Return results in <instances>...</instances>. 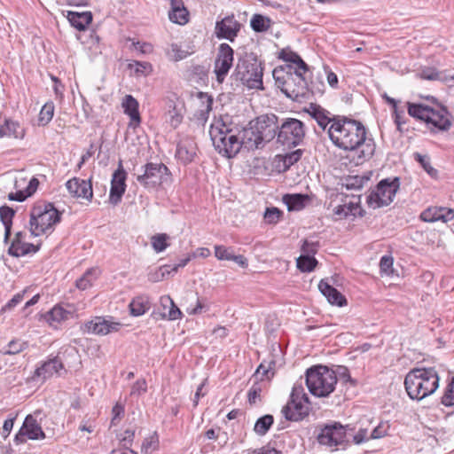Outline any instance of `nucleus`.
<instances>
[{"label": "nucleus", "instance_id": "nucleus-43", "mask_svg": "<svg viewBox=\"0 0 454 454\" xmlns=\"http://www.w3.org/2000/svg\"><path fill=\"white\" fill-rule=\"evenodd\" d=\"M442 207H428L421 213L420 218L427 223L442 221Z\"/></svg>", "mask_w": 454, "mask_h": 454}, {"label": "nucleus", "instance_id": "nucleus-29", "mask_svg": "<svg viewBox=\"0 0 454 454\" xmlns=\"http://www.w3.org/2000/svg\"><path fill=\"white\" fill-rule=\"evenodd\" d=\"M309 113L310 114L311 117L317 122L318 126L324 130L326 129L329 123L333 124V120L336 117L333 116L331 118L329 116L330 113L328 111L317 105H311Z\"/></svg>", "mask_w": 454, "mask_h": 454}, {"label": "nucleus", "instance_id": "nucleus-14", "mask_svg": "<svg viewBox=\"0 0 454 454\" xmlns=\"http://www.w3.org/2000/svg\"><path fill=\"white\" fill-rule=\"evenodd\" d=\"M234 51L228 43H221L218 47L217 55L215 60V74L216 80L223 82L225 76L232 67Z\"/></svg>", "mask_w": 454, "mask_h": 454}, {"label": "nucleus", "instance_id": "nucleus-55", "mask_svg": "<svg viewBox=\"0 0 454 454\" xmlns=\"http://www.w3.org/2000/svg\"><path fill=\"white\" fill-rule=\"evenodd\" d=\"M302 155V150L298 149L294 152H291L285 155L284 157V165L285 168L287 169L296 162H298Z\"/></svg>", "mask_w": 454, "mask_h": 454}, {"label": "nucleus", "instance_id": "nucleus-13", "mask_svg": "<svg viewBox=\"0 0 454 454\" xmlns=\"http://www.w3.org/2000/svg\"><path fill=\"white\" fill-rule=\"evenodd\" d=\"M252 121L255 127V130L258 131L263 145L270 142L276 137H278L279 125L278 124V117L275 114L261 115Z\"/></svg>", "mask_w": 454, "mask_h": 454}, {"label": "nucleus", "instance_id": "nucleus-37", "mask_svg": "<svg viewBox=\"0 0 454 454\" xmlns=\"http://www.w3.org/2000/svg\"><path fill=\"white\" fill-rule=\"evenodd\" d=\"M250 25L254 32H265L270 27V20L262 14H254L250 20Z\"/></svg>", "mask_w": 454, "mask_h": 454}, {"label": "nucleus", "instance_id": "nucleus-26", "mask_svg": "<svg viewBox=\"0 0 454 454\" xmlns=\"http://www.w3.org/2000/svg\"><path fill=\"white\" fill-rule=\"evenodd\" d=\"M67 17L70 24L80 31L85 30L87 26L92 21L90 12H76L69 11Z\"/></svg>", "mask_w": 454, "mask_h": 454}, {"label": "nucleus", "instance_id": "nucleus-19", "mask_svg": "<svg viewBox=\"0 0 454 454\" xmlns=\"http://www.w3.org/2000/svg\"><path fill=\"white\" fill-rule=\"evenodd\" d=\"M120 326V323L113 322L102 317H96L84 325L86 332L98 335H106L112 332H117Z\"/></svg>", "mask_w": 454, "mask_h": 454}, {"label": "nucleus", "instance_id": "nucleus-41", "mask_svg": "<svg viewBox=\"0 0 454 454\" xmlns=\"http://www.w3.org/2000/svg\"><path fill=\"white\" fill-rule=\"evenodd\" d=\"M168 115L169 119L168 122L171 125V127H173L174 129L177 128L183 121V107H177V106L175 104L169 105Z\"/></svg>", "mask_w": 454, "mask_h": 454}, {"label": "nucleus", "instance_id": "nucleus-16", "mask_svg": "<svg viewBox=\"0 0 454 454\" xmlns=\"http://www.w3.org/2000/svg\"><path fill=\"white\" fill-rule=\"evenodd\" d=\"M241 27V24L235 20L234 15L226 16L215 24V34L219 39L235 40Z\"/></svg>", "mask_w": 454, "mask_h": 454}, {"label": "nucleus", "instance_id": "nucleus-58", "mask_svg": "<svg viewBox=\"0 0 454 454\" xmlns=\"http://www.w3.org/2000/svg\"><path fill=\"white\" fill-rule=\"evenodd\" d=\"M388 428L389 426L387 423L381 422L372 430L370 433V437L372 439L382 438L387 434Z\"/></svg>", "mask_w": 454, "mask_h": 454}, {"label": "nucleus", "instance_id": "nucleus-17", "mask_svg": "<svg viewBox=\"0 0 454 454\" xmlns=\"http://www.w3.org/2000/svg\"><path fill=\"white\" fill-rule=\"evenodd\" d=\"M281 412L287 420L300 421L309 415V403L301 400L289 399L283 406Z\"/></svg>", "mask_w": 454, "mask_h": 454}, {"label": "nucleus", "instance_id": "nucleus-1", "mask_svg": "<svg viewBox=\"0 0 454 454\" xmlns=\"http://www.w3.org/2000/svg\"><path fill=\"white\" fill-rule=\"evenodd\" d=\"M328 135L337 147L356 151L360 162L370 159L374 153L375 145L372 139L366 138V129L360 121L337 115L328 129Z\"/></svg>", "mask_w": 454, "mask_h": 454}, {"label": "nucleus", "instance_id": "nucleus-63", "mask_svg": "<svg viewBox=\"0 0 454 454\" xmlns=\"http://www.w3.org/2000/svg\"><path fill=\"white\" fill-rule=\"evenodd\" d=\"M370 434L368 432V429L366 428H360L358 432L353 435V442L356 444H361L364 442H367L371 440Z\"/></svg>", "mask_w": 454, "mask_h": 454}, {"label": "nucleus", "instance_id": "nucleus-44", "mask_svg": "<svg viewBox=\"0 0 454 454\" xmlns=\"http://www.w3.org/2000/svg\"><path fill=\"white\" fill-rule=\"evenodd\" d=\"M53 114H54L53 102L51 101V102L45 103L43 105V106L42 107L40 114H39V118H38L39 124L42 126H45L46 124H48L51 121Z\"/></svg>", "mask_w": 454, "mask_h": 454}, {"label": "nucleus", "instance_id": "nucleus-9", "mask_svg": "<svg viewBox=\"0 0 454 454\" xmlns=\"http://www.w3.org/2000/svg\"><path fill=\"white\" fill-rule=\"evenodd\" d=\"M234 75L250 89H262V67L256 59H239Z\"/></svg>", "mask_w": 454, "mask_h": 454}, {"label": "nucleus", "instance_id": "nucleus-33", "mask_svg": "<svg viewBox=\"0 0 454 454\" xmlns=\"http://www.w3.org/2000/svg\"><path fill=\"white\" fill-rule=\"evenodd\" d=\"M130 314L134 317L144 315L150 309V301L147 296L135 297L129 303Z\"/></svg>", "mask_w": 454, "mask_h": 454}, {"label": "nucleus", "instance_id": "nucleus-57", "mask_svg": "<svg viewBox=\"0 0 454 454\" xmlns=\"http://www.w3.org/2000/svg\"><path fill=\"white\" fill-rule=\"evenodd\" d=\"M215 254L218 260L231 261L234 254L232 249L231 248H227L223 246H215Z\"/></svg>", "mask_w": 454, "mask_h": 454}, {"label": "nucleus", "instance_id": "nucleus-42", "mask_svg": "<svg viewBox=\"0 0 454 454\" xmlns=\"http://www.w3.org/2000/svg\"><path fill=\"white\" fill-rule=\"evenodd\" d=\"M27 347L28 344L27 341L16 339L11 340L8 345L2 350V353L4 355H16L27 349Z\"/></svg>", "mask_w": 454, "mask_h": 454}, {"label": "nucleus", "instance_id": "nucleus-6", "mask_svg": "<svg viewBox=\"0 0 454 454\" xmlns=\"http://www.w3.org/2000/svg\"><path fill=\"white\" fill-rule=\"evenodd\" d=\"M60 219L61 213L52 203L36 204L30 212V232L35 237L45 234L48 231H52Z\"/></svg>", "mask_w": 454, "mask_h": 454}, {"label": "nucleus", "instance_id": "nucleus-62", "mask_svg": "<svg viewBox=\"0 0 454 454\" xmlns=\"http://www.w3.org/2000/svg\"><path fill=\"white\" fill-rule=\"evenodd\" d=\"M419 77L425 80L435 81L440 79V73L434 68L427 67L420 71Z\"/></svg>", "mask_w": 454, "mask_h": 454}, {"label": "nucleus", "instance_id": "nucleus-12", "mask_svg": "<svg viewBox=\"0 0 454 454\" xmlns=\"http://www.w3.org/2000/svg\"><path fill=\"white\" fill-rule=\"evenodd\" d=\"M348 430H349L348 426H343L340 422L334 421L324 425L317 439L322 445L336 447L347 442Z\"/></svg>", "mask_w": 454, "mask_h": 454}, {"label": "nucleus", "instance_id": "nucleus-48", "mask_svg": "<svg viewBox=\"0 0 454 454\" xmlns=\"http://www.w3.org/2000/svg\"><path fill=\"white\" fill-rule=\"evenodd\" d=\"M94 270H88L79 279L75 281V286L80 290H86L91 286L94 278L92 277Z\"/></svg>", "mask_w": 454, "mask_h": 454}, {"label": "nucleus", "instance_id": "nucleus-39", "mask_svg": "<svg viewBox=\"0 0 454 454\" xmlns=\"http://www.w3.org/2000/svg\"><path fill=\"white\" fill-rule=\"evenodd\" d=\"M297 268L302 272H310L314 270L317 264L315 256L301 254L296 260Z\"/></svg>", "mask_w": 454, "mask_h": 454}, {"label": "nucleus", "instance_id": "nucleus-5", "mask_svg": "<svg viewBox=\"0 0 454 454\" xmlns=\"http://www.w3.org/2000/svg\"><path fill=\"white\" fill-rule=\"evenodd\" d=\"M408 114L424 121L432 131H447L452 125L448 110L440 105L432 107L421 103H408Z\"/></svg>", "mask_w": 454, "mask_h": 454}, {"label": "nucleus", "instance_id": "nucleus-32", "mask_svg": "<svg viewBox=\"0 0 454 454\" xmlns=\"http://www.w3.org/2000/svg\"><path fill=\"white\" fill-rule=\"evenodd\" d=\"M279 59L296 65V68H294V70H302L306 72L309 69L308 65L300 55L289 49H283L279 53Z\"/></svg>", "mask_w": 454, "mask_h": 454}, {"label": "nucleus", "instance_id": "nucleus-45", "mask_svg": "<svg viewBox=\"0 0 454 454\" xmlns=\"http://www.w3.org/2000/svg\"><path fill=\"white\" fill-rule=\"evenodd\" d=\"M168 236L165 233L156 234L152 237L151 243L155 252L160 253L165 250L168 244L167 242Z\"/></svg>", "mask_w": 454, "mask_h": 454}, {"label": "nucleus", "instance_id": "nucleus-52", "mask_svg": "<svg viewBox=\"0 0 454 454\" xmlns=\"http://www.w3.org/2000/svg\"><path fill=\"white\" fill-rule=\"evenodd\" d=\"M171 273L169 265L161 266L157 271L149 273L148 279L151 282H159L164 279L167 275Z\"/></svg>", "mask_w": 454, "mask_h": 454}, {"label": "nucleus", "instance_id": "nucleus-46", "mask_svg": "<svg viewBox=\"0 0 454 454\" xmlns=\"http://www.w3.org/2000/svg\"><path fill=\"white\" fill-rule=\"evenodd\" d=\"M414 159L419 161L424 170L431 176H436L437 170L434 168L430 164V159L427 155H422L419 153H415L413 154Z\"/></svg>", "mask_w": 454, "mask_h": 454}, {"label": "nucleus", "instance_id": "nucleus-11", "mask_svg": "<svg viewBox=\"0 0 454 454\" xmlns=\"http://www.w3.org/2000/svg\"><path fill=\"white\" fill-rule=\"evenodd\" d=\"M304 137V124L298 119L286 118L279 125L278 142L283 145L295 147L303 141Z\"/></svg>", "mask_w": 454, "mask_h": 454}, {"label": "nucleus", "instance_id": "nucleus-20", "mask_svg": "<svg viewBox=\"0 0 454 454\" xmlns=\"http://www.w3.org/2000/svg\"><path fill=\"white\" fill-rule=\"evenodd\" d=\"M66 186L73 197L91 200L93 191L90 181L74 177L67 182Z\"/></svg>", "mask_w": 454, "mask_h": 454}, {"label": "nucleus", "instance_id": "nucleus-40", "mask_svg": "<svg viewBox=\"0 0 454 454\" xmlns=\"http://www.w3.org/2000/svg\"><path fill=\"white\" fill-rule=\"evenodd\" d=\"M159 436L156 432L145 437L141 445V452L145 454H152L159 448Z\"/></svg>", "mask_w": 454, "mask_h": 454}, {"label": "nucleus", "instance_id": "nucleus-28", "mask_svg": "<svg viewBox=\"0 0 454 454\" xmlns=\"http://www.w3.org/2000/svg\"><path fill=\"white\" fill-rule=\"evenodd\" d=\"M160 305L163 308L161 315L164 318H168V320H176L181 317V310L174 303L173 300L169 296L165 295L160 297Z\"/></svg>", "mask_w": 454, "mask_h": 454}, {"label": "nucleus", "instance_id": "nucleus-2", "mask_svg": "<svg viewBox=\"0 0 454 454\" xmlns=\"http://www.w3.org/2000/svg\"><path fill=\"white\" fill-rule=\"evenodd\" d=\"M302 70H294L293 66H280L272 71L278 88L289 98L301 102L309 97V86Z\"/></svg>", "mask_w": 454, "mask_h": 454}, {"label": "nucleus", "instance_id": "nucleus-35", "mask_svg": "<svg viewBox=\"0 0 454 454\" xmlns=\"http://www.w3.org/2000/svg\"><path fill=\"white\" fill-rule=\"evenodd\" d=\"M8 136L20 137L23 136V129L20 128V124L12 120L6 119L4 123L0 126V137Z\"/></svg>", "mask_w": 454, "mask_h": 454}, {"label": "nucleus", "instance_id": "nucleus-64", "mask_svg": "<svg viewBox=\"0 0 454 454\" xmlns=\"http://www.w3.org/2000/svg\"><path fill=\"white\" fill-rule=\"evenodd\" d=\"M147 390L146 381L145 380H137L131 387V395H140Z\"/></svg>", "mask_w": 454, "mask_h": 454}, {"label": "nucleus", "instance_id": "nucleus-27", "mask_svg": "<svg viewBox=\"0 0 454 454\" xmlns=\"http://www.w3.org/2000/svg\"><path fill=\"white\" fill-rule=\"evenodd\" d=\"M197 96L201 100L202 106L195 113L194 116L200 122L204 124L208 119L209 113L212 111L213 98L207 93L201 91L198 92Z\"/></svg>", "mask_w": 454, "mask_h": 454}, {"label": "nucleus", "instance_id": "nucleus-31", "mask_svg": "<svg viewBox=\"0 0 454 454\" xmlns=\"http://www.w3.org/2000/svg\"><path fill=\"white\" fill-rule=\"evenodd\" d=\"M40 248V245H34L32 243H27L24 240L20 241L19 245H11L8 249L10 255L20 257L28 254H35Z\"/></svg>", "mask_w": 454, "mask_h": 454}, {"label": "nucleus", "instance_id": "nucleus-54", "mask_svg": "<svg viewBox=\"0 0 454 454\" xmlns=\"http://www.w3.org/2000/svg\"><path fill=\"white\" fill-rule=\"evenodd\" d=\"M393 262H394V260H393L392 256H390V255L382 256L380 261V268L381 273H383L387 276L392 275L394 272Z\"/></svg>", "mask_w": 454, "mask_h": 454}, {"label": "nucleus", "instance_id": "nucleus-3", "mask_svg": "<svg viewBox=\"0 0 454 454\" xmlns=\"http://www.w3.org/2000/svg\"><path fill=\"white\" fill-rule=\"evenodd\" d=\"M439 380L434 367L414 368L406 374L404 387L410 398L420 401L436 391Z\"/></svg>", "mask_w": 454, "mask_h": 454}, {"label": "nucleus", "instance_id": "nucleus-38", "mask_svg": "<svg viewBox=\"0 0 454 454\" xmlns=\"http://www.w3.org/2000/svg\"><path fill=\"white\" fill-rule=\"evenodd\" d=\"M274 422V418L272 415L266 414L261 418H259L255 424L254 430L259 435H264L269 431L270 427Z\"/></svg>", "mask_w": 454, "mask_h": 454}, {"label": "nucleus", "instance_id": "nucleus-24", "mask_svg": "<svg viewBox=\"0 0 454 454\" xmlns=\"http://www.w3.org/2000/svg\"><path fill=\"white\" fill-rule=\"evenodd\" d=\"M62 369H64L63 363L59 356H56L38 367L35 370V375L43 379H47L54 373H59Z\"/></svg>", "mask_w": 454, "mask_h": 454}, {"label": "nucleus", "instance_id": "nucleus-8", "mask_svg": "<svg viewBox=\"0 0 454 454\" xmlns=\"http://www.w3.org/2000/svg\"><path fill=\"white\" fill-rule=\"evenodd\" d=\"M142 174L136 176L137 182L146 190L164 189L172 183V175L162 162H148L142 166Z\"/></svg>", "mask_w": 454, "mask_h": 454}, {"label": "nucleus", "instance_id": "nucleus-23", "mask_svg": "<svg viewBox=\"0 0 454 454\" xmlns=\"http://www.w3.org/2000/svg\"><path fill=\"white\" fill-rule=\"evenodd\" d=\"M22 427L27 437L30 440H42L45 438V434L40 423L37 422L33 415L29 414L25 418Z\"/></svg>", "mask_w": 454, "mask_h": 454}, {"label": "nucleus", "instance_id": "nucleus-34", "mask_svg": "<svg viewBox=\"0 0 454 454\" xmlns=\"http://www.w3.org/2000/svg\"><path fill=\"white\" fill-rule=\"evenodd\" d=\"M15 210L9 206L0 207V219L4 226V241H7L12 234V218Z\"/></svg>", "mask_w": 454, "mask_h": 454}, {"label": "nucleus", "instance_id": "nucleus-56", "mask_svg": "<svg viewBox=\"0 0 454 454\" xmlns=\"http://www.w3.org/2000/svg\"><path fill=\"white\" fill-rule=\"evenodd\" d=\"M188 15L189 12L186 8H184V12H169L168 17L169 20L180 25H184L188 22Z\"/></svg>", "mask_w": 454, "mask_h": 454}, {"label": "nucleus", "instance_id": "nucleus-7", "mask_svg": "<svg viewBox=\"0 0 454 454\" xmlns=\"http://www.w3.org/2000/svg\"><path fill=\"white\" fill-rule=\"evenodd\" d=\"M306 385L313 395L325 397L335 389V375L327 366L316 365L306 371Z\"/></svg>", "mask_w": 454, "mask_h": 454}, {"label": "nucleus", "instance_id": "nucleus-50", "mask_svg": "<svg viewBox=\"0 0 454 454\" xmlns=\"http://www.w3.org/2000/svg\"><path fill=\"white\" fill-rule=\"evenodd\" d=\"M319 248L318 241L304 239L301 247V254L314 256Z\"/></svg>", "mask_w": 454, "mask_h": 454}, {"label": "nucleus", "instance_id": "nucleus-49", "mask_svg": "<svg viewBox=\"0 0 454 454\" xmlns=\"http://www.w3.org/2000/svg\"><path fill=\"white\" fill-rule=\"evenodd\" d=\"M70 312L65 310L62 307L55 306L49 312V320L60 322L69 318Z\"/></svg>", "mask_w": 454, "mask_h": 454}, {"label": "nucleus", "instance_id": "nucleus-18", "mask_svg": "<svg viewBox=\"0 0 454 454\" xmlns=\"http://www.w3.org/2000/svg\"><path fill=\"white\" fill-rule=\"evenodd\" d=\"M239 138L240 149L243 147L248 151H254L264 147L253 121L249 122L248 127L239 129Z\"/></svg>", "mask_w": 454, "mask_h": 454}, {"label": "nucleus", "instance_id": "nucleus-60", "mask_svg": "<svg viewBox=\"0 0 454 454\" xmlns=\"http://www.w3.org/2000/svg\"><path fill=\"white\" fill-rule=\"evenodd\" d=\"M281 215H282V211H280L277 207L267 208L264 213V218L270 223H277L279 220Z\"/></svg>", "mask_w": 454, "mask_h": 454}, {"label": "nucleus", "instance_id": "nucleus-15", "mask_svg": "<svg viewBox=\"0 0 454 454\" xmlns=\"http://www.w3.org/2000/svg\"><path fill=\"white\" fill-rule=\"evenodd\" d=\"M126 179L127 173L123 168L122 160H120L118 162V168L114 172L111 180V188L109 201L113 205H117L121 202L122 195L126 191Z\"/></svg>", "mask_w": 454, "mask_h": 454}, {"label": "nucleus", "instance_id": "nucleus-53", "mask_svg": "<svg viewBox=\"0 0 454 454\" xmlns=\"http://www.w3.org/2000/svg\"><path fill=\"white\" fill-rule=\"evenodd\" d=\"M290 399H296V400H301L305 401V403H309V397L307 394L304 392V388L301 383H296L293 387Z\"/></svg>", "mask_w": 454, "mask_h": 454}, {"label": "nucleus", "instance_id": "nucleus-4", "mask_svg": "<svg viewBox=\"0 0 454 454\" xmlns=\"http://www.w3.org/2000/svg\"><path fill=\"white\" fill-rule=\"evenodd\" d=\"M209 134L215 150L227 158H233L240 151L239 128L223 117L211 124Z\"/></svg>", "mask_w": 454, "mask_h": 454}, {"label": "nucleus", "instance_id": "nucleus-61", "mask_svg": "<svg viewBox=\"0 0 454 454\" xmlns=\"http://www.w3.org/2000/svg\"><path fill=\"white\" fill-rule=\"evenodd\" d=\"M262 387L258 383L254 384L247 393L248 402L250 404H254L261 397Z\"/></svg>", "mask_w": 454, "mask_h": 454}, {"label": "nucleus", "instance_id": "nucleus-59", "mask_svg": "<svg viewBox=\"0 0 454 454\" xmlns=\"http://www.w3.org/2000/svg\"><path fill=\"white\" fill-rule=\"evenodd\" d=\"M335 375V379L339 377L340 380H343L345 382H351L354 384L353 380L350 377L349 371L346 366L343 365H336L335 370H332Z\"/></svg>", "mask_w": 454, "mask_h": 454}, {"label": "nucleus", "instance_id": "nucleus-36", "mask_svg": "<svg viewBox=\"0 0 454 454\" xmlns=\"http://www.w3.org/2000/svg\"><path fill=\"white\" fill-rule=\"evenodd\" d=\"M176 156L184 163H189L193 160L195 150L192 145L179 144L176 147Z\"/></svg>", "mask_w": 454, "mask_h": 454}, {"label": "nucleus", "instance_id": "nucleus-51", "mask_svg": "<svg viewBox=\"0 0 454 454\" xmlns=\"http://www.w3.org/2000/svg\"><path fill=\"white\" fill-rule=\"evenodd\" d=\"M442 403L445 406L454 405V377L446 387L443 395L442 396Z\"/></svg>", "mask_w": 454, "mask_h": 454}, {"label": "nucleus", "instance_id": "nucleus-21", "mask_svg": "<svg viewBox=\"0 0 454 454\" xmlns=\"http://www.w3.org/2000/svg\"><path fill=\"white\" fill-rule=\"evenodd\" d=\"M318 289L332 305L342 307L347 304L345 296L330 285L327 280L322 279L318 284Z\"/></svg>", "mask_w": 454, "mask_h": 454}, {"label": "nucleus", "instance_id": "nucleus-47", "mask_svg": "<svg viewBox=\"0 0 454 454\" xmlns=\"http://www.w3.org/2000/svg\"><path fill=\"white\" fill-rule=\"evenodd\" d=\"M367 179L358 176H348L345 179L344 185L348 190H359L364 186Z\"/></svg>", "mask_w": 454, "mask_h": 454}, {"label": "nucleus", "instance_id": "nucleus-22", "mask_svg": "<svg viewBox=\"0 0 454 454\" xmlns=\"http://www.w3.org/2000/svg\"><path fill=\"white\" fill-rule=\"evenodd\" d=\"M121 106L124 109V113L129 116L130 122L129 127L136 128L141 122V117L138 111V102L131 95H126L122 100Z\"/></svg>", "mask_w": 454, "mask_h": 454}, {"label": "nucleus", "instance_id": "nucleus-25", "mask_svg": "<svg viewBox=\"0 0 454 454\" xmlns=\"http://www.w3.org/2000/svg\"><path fill=\"white\" fill-rule=\"evenodd\" d=\"M310 201L307 194L294 193L283 196V202L286 205L289 211H300Z\"/></svg>", "mask_w": 454, "mask_h": 454}, {"label": "nucleus", "instance_id": "nucleus-30", "mask_svg": "<svg viewBox=\"0 0 454 454\" xmlns=\"http://www.w3.org/2000/svg\"><path fill=\"white\" fill-rule=\"evenodd\" d=\"M333 213L339 219L346 218L348 215L363 216V210L360 208L358 202H348L335 207Z\"/></svg>", "mask_w": 454, "mask_h": 454}, {"label": "nucleus", "instance_id": "nucleus-10", "mask_svg": "<svg viewBox=\"0 0 454 454\" xmlns=\"http://www.w3.org/2000/svg\"><path fill=\"white\" fill-rule=\"evenodd\" d=\"M400 186L399 177L381 180L367 196L366 202L372 208L388 206L394 200Z\"/></svg>", "mask_w": 454, "mask_h": 454}]
</instances>
